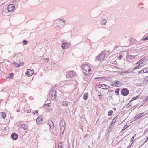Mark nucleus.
<instances>
[{
  "label": "nucleus",
  "instance_id": "43",
  "mask_svg": "<svg viewBox=\"0 0 148 148\" xmlns=\"http://www.w3.org/2000/svg\"><path fill=\"white\" fill-rule=\"evenodd\" d=\"M140 68V67L138 65L136 66L133 69V70H134L136 69H139Z\"/></svg>",
  "mask_w": 148,
  "mask_h": 148
},
{
  "label": "nucleus",
  "instance_id": "22",
  "mask_svg": "<svg viewBox=\"0 0 148 148\" xmlns=\"http://www.w3.org/2000/svg\"><path fill=\"white\" fill-rule=\"evenodd\" d=\"M136 55L132 56L130 54L127 55L126 56V58H130V59H132L135 58V57L136 56Z\"/></svg>",
  "mask_w": 148,
  "mask_h": 148
},
{
  "label": "nucleus",
  "instance_id": "40",
  "mask_svg": "<svg viewBox=\"0 0 148 148\" xmlns=\"http://www.w3.org/2000/svg\"><path fill=\"white\" fill-rule=\"evenodd\" d=\"M62 142L60 143L59 144H58V148H63L62 146Z\"/></svg>",
  "mask_w": 148,
  "mask_h": 148
},
{
  "label": "nucleus",
  "instance_id": "17",
  "mask_svg": "<svg viewBox=\"0 0 148 148\" xmlns=\"http://www.w3.org/2000/svg\"><path fill=\"white\" fill-rule=\"evenodd\" d=\"M20 127L21 128H23L24 130H27L28 128L27 126L24 124L21 125L20 126Z\"/></svg>",
  "mask_w": 148,
  "mask_h": 148
},
{
  "label": "nucleus",
  "instance_id": "60",
  "mask_svg": "<svg viewBox=\"0 0 148 148\" xmlns=\"http://www.w3.org/2000/svg\"><path fill=\"white\" fill-rule=\"evenodd\" d=\"M47 61H48V60H49V58H47Z\"/></svg>",
  "mask_w": 148,
  "mask_h": 148
},
{
  "label": "nucleus",
  "instance_id": "27",
  "mask_svg": "<svg viewBox=\"0 0 148 148\" xmlns=\"http://www.w3.org/2000/svg\"><path fill=\"white\" fill-rule=\"evenodd\" d=\"M120 90V88H117L115 90V94L117 95H119V91Z\"/></svg>",
  "mask_w": 148,
  "mask_h": 148
},
{
  "label": "nucleus",
  "instance_id": "30",
  "mask_svg": "<svg viewBox=\"0 0 148 148\" xmlns=\"http://www.w3.org/2000/svg\"><path fill=\"white\" fill-rule=\"evenodd\" d=\"M107 22V21L105 20H103L101 21V23L102 25H105Z\"/></svg>",
  "mask_w": 148,
  "mask_h": 148
},
{
  "label": "nucleus",
  "instance_id": "1",
  "mask_svg": "<svg viewBox=\"0 0 148 148\" xmlns=\"http://www.w3.org/2000/svg\"><path fill=\"white\" fill-rule=\"evenodd\" d=\"M48 97L51 98L52 100H54L56 97V91L55 90L50 91L48 95Z\"/></svg>",
  "mask_w": 148,
  "mask_h": 148
},
{
  "label": "nucleus",
  "instance_id": "53",
  "mask_svg": "<svg viewBox=\"0 0 148 148\" xmlns=\"http://www.w3.org/2000/svg\"><path fill=\"white\" fill-rule=\"evenodd\" d=\"M134 139V136H132V138H131V142H132L133 140Z\"/></svg>",
  "mask_w": 148,
  "mask_h": 148
},
{
  "label": "nucleus",
  "instance_id": "18",
  "mask_svg": "<svg viewBox=\"0 0 148 148\" xmlns=\"http://www.w3.org/2000/svg\"><path fill=\"white\" fill-rule=\"evenodd\" d=\"M64 125V126L65 125V123L64 122V120L63 119H60V121L59 125L60 127H61L62 125Z\"/></svg>",
  "mask_w": 148,
  "mask_h": 148
},
{
  "label": "nucleus",
  "instance_id": "14",
  "mask_svg": "<svg viewBox=\"0 0 148 148\" xmlns=\"http://www.w3.org/2000/svg\"><path fill=\"white\" fill-rule=\"evenodd\" d=\"M69 45L66 43V42H64L62 43L61 45V47L63 49H65L66 47L69 46Z\"/></svg>",
  "mask_w": 148,
  "mask_h": 148
},
{
  "label": "nucleus",
  "instance_id": "12",
  "mask_svg": "<svg viewBox=\"0 0 148 148\" xmlns=\"http://www.w3.org/2000/svg\"><path fill=\"white\" fill-rule=\"evenodd\" d=\"M11 137L12 139L15 140L18 138V136L16 133H13L11 134Z\"/></svg>",
  "mask_w": 148,
  "mask_h": 148
},
{
  "label": "nucleus",
  "instance_id": "36",
  "mask_svg": "<svg viewBox=\"0 0 148 148\" xmlns=\"http://www.w3.org/2000/svg\"><path fill=\"white\" fill-rule=\"evenodd\" d=\"M128 127V126L127 125H125L124 126V127H123V129H122L121 132H122V131H124V130H125L126 128H127Z\"/></svg>",
  "mask_w": 148,
  "mask_h": 148
},
{
  "label": "nucleus",
  "instance_id": "5",
  "mask_svg": "<svg viewBox=\"0 0 148 148\" xmlns=\"http://www.w3.org/2000/svg\"><path fill=\"white\" fill-rule=\"evenodd\" d=\"M117 118V116L114 117L111 123L110 124V125L109 127L107 132L108 133L110 132H111V130L112 129V126L113 124L114 123Z\"/></svg>",
  "mask_w": 148,
  "mask_h": 148
},
{
  "label": "nucleus",
  "instance_id": "49",
  "mask_svg": "<svg viewBox=\"0 0 148 148\" xmlns=\"http://www.w3.org/2000/svg\"><path fill=\"white\" fill-rule=\"evenodd\" d=\"M108 122V121L106 119H105L104 121H103V123H107Z\"/></svg>",
  "mask_w": 148,
  "mask_h": 148
},
{
  "label": "nucleus",
  "instance_id": "37",
  "mask_svg": "<svg viewBox=\"0 0 148 148\" xmlns=\"http://www.w3.org/2000/svg\"><path fill=\"white\" fill-rule=\"evenodd\" d=\"M145 59V58H143L142 59H140V60H139V61H138L135 64H139L144 59Z\"/></svg>",
  "mask_w": 148,
  "mask_h": 148
},
{
  "label": "nucleus",
  "instance_id": "45",
  "mask_svg": "<svg viewBox=\"0 0 148 148\" xmlns=\"http://www.w3.org/2000/svg\"><path fill=\"white\" fill-rule=\"evenodd\" d=\"M98 95L99 96V97L100 99H101L102 96L101 95V93L100 92H98Z\"/></svg>",
  "mask_w": 148,
  "mask_h": 148
},
{
  "label": "nucleus",
  "instance_id": "56",
  "mask_svg": "<svg viewBox=\"0 0 148 148\" xmlns=\"http://www.w3.org/2000/svg\"><path fill=\"white\" fill-rule=\"evenodd\" d=\"M148 140V138H147L146 140L144 142V143H145Z\"/></svg>",
  "mask_w": 148,
  "mask_h": 148
},
{
  "label": "nucleus",
  "instance_id": "57",
  "mask_svg": "<svg viewBox=\"0 0 148 148\" xmlns=\"http://www.w3.org/2000/svg\"><path fill=\"white\" fill-rule=\"evenodd\" d=\"M35 113H38V110H35Z\"/></svg>",
  "mask_w": 148,
  "mask_h": 148
},
{
  "label": "nucleus",
  "instance_id": "4",
  "mask_svg": "<svg viewBox=\"0 0 148 148\" xmlns=\"http://www.w3.org/2000/svg\"><path fill=\"white\" fill-rule=\"evenodd\" d=\"M58 23H57V26L60 27H62L64 25L65 22V21L64 19L61 20L60 19H59L58 20Z\"/></svg>",
  "mask_w": 148,
  "mask_h": 148
},
{
  "label": "nucleus",
  "instance_id": "59",
  "mask_svg": "<svg viewBox=\"0 0 148 148\" xmlns=\"http://www.w3.org/2000/svg\"><path fill=\"white\" fill-rule=\"evenodd\" d=\"M18 0H15V1L16 2H17V1Z\"/></svg>",
  "mask_w": 148,
  "mask_h": 148
},
{
  "label": "nucleus",
  "instance_id": "25",
  "mask_svg": "<svg viewBox=\"0 0 148 148\" xmlns=\"http://www.w3.org/2000/svg\"><path fill=\"white\" fill-rule=\"evenodd\" d=\"M82 69L83 71L84 74L86 75H89L88 73V71H86V70H84V69Z\"/></svg>",
  "mask_w": 148,
  "mask_h": 148
},
{
  "label": "nucleus",
  "instance_id": "7",
  "mask_svg": "<svg viewBox=\"0 0 148 148\" xmlns=\"http://www.w3.org/2000/svg\"><path fill=\"white\" fill-rule=\"evenodd\" d=\"M102 52V53L97 56L96 59L98 61H101L103 60L105 57V55L104 53Z\"/></svg>",
  "mask_w": 148,
  "mask_h": 148
},
{
  "label": "nucleus",
  "instance_id": "38",
  "mask_svg": "<svg viewBox=\"0 0 148 148\" xmlns=\"http://www.w3.org/2000/svg\"><path fill=\"white\" fill-rule=\"evenodd\" d=\"M25 112L29 113L31 112V110L29 109H27L25 110Z\"/></svg>",
  "mask_w": 148,
  "mask_h": 148
},
{
  "label": "nucleus",
  "instance_id": "16",
  "mask_svg": "<svg viewBox=\"0 0 148 148\" xmlns=\"http://www.w3.org/2000/svg\"><path fill=\"white\" fill-rule=\"evenodd\" d=\"M106 18L110 20H112L113 19V16L111 14H107L106 15Z\"/></svg>",
  "mask_w": 148,
  "mask_h": 148
},
{
  "label": "nucleus",
  "instance_id": "2",
  "mask_svg": "<svg viewBox=\"0 0 148 148\" xmlns=\"http://www.w3.org/2000/svg\"><path fill=\"white\" fill-rule=\"evenodd\" d=\"M111 85L114 87H119L122 85V83L121 82L118 81H114L110 82Z\"/></svg>",
  "mask_w": 148,
  "mask_h": 148
},
{
  "label": "nucleus",
  "instance_id": "8",
  "mask_svg": "<svg viewBox=\"0 0 148 148\" xmlns=\"http://www.w3.org/2000/svg\"><path fill=\"white\" fill-rule=\"evenodd\" d=\"M43 118L42 115L39 116L36 119V123L38 125L42 123L43 122Z\"/></svg>",
  "mask_w": 148,
  "mask_h": 148
},
{
  "label": "nucleus",
  "instance_id": "31",
  "mask_svg": "<svg viewBox=\"0 0 148 148\" xmlns=\"http://www.w3.org/2000/svg\"><path fill=\"white\" fill-rule=\"evenodd\" d=\"M132 101H130L129 102V103L127 104V105L126 106V108H129L130 106H131V105L132 104V103H131Z\"/></svg>",
  "mask_w": 148,
  "mask_h": 148
},
{
  "label": "nucleus",
  "instance_id": "47",
  "mask_svg": "<svg viewBox=\"0 0 148 148\" xmlns=\"http://www.w3.org/2000/svg\"><path fill=\"white\" fill-rule=\"evenodd\" d=\"M122 73H129V72L128 71H123Z\"/></svg>",
  "mask_w": 148,
  "mask_h": 148
},
{
  "label": "nucleus",
  "instance_id": "55",
  "mask_svg": "<svg viewBox=\"0 0 148 148\" xmlns=\"http://www.w3.org/2000/svg\"><path fill=\"white\" fill-rule=\"evenodd\" d=\"M23 64V62L21 63L20 62V64H18V65H21V66Z\"/></svg>",
  "mask_w": 148,
  "mask_h": 148
},
{
  "label": "nucleus",
  "instance_id": "21",
  "mask_svg": "<svg viewBox=\"0 0 148 148\" xmlns=\"http://www.w3.org/2000/svg\"><path fill=\"white\" fill-rule=\"evenodd\" d=\"M66 84L68 85H71L73 84V80H67L66 81Z\"/></svg>",
  "mask_w": 148,
  "mask_h": 148
},
{
  "label": "nucleus",
  "instance_id": "50",
  "mask_svg": "<svg viewBox=\"0 0 148 148\" xmlns=\"http://www.w3.org/2000/svg\"><path fill=\"white\" fill-rule=\"evenodd\" d=\"M143 62H142L141 63L138 64V65H139L140 68V67H141L143 66Z\"/></svg>",
  "mask_w": 148,
  "mask_h": 148
},
{
  "label": "nucleus",
  "instance_id": "28",
  "mask_svg": "<svg viewBox=\"0 0 148 148\" xmlns=\"http://www.w3.org/2000/svg\"><path fill=\"white\" fill-rule=\"evenodd\" d=\"M13 64L14 65V66L17 67H19L21 66V65H18V64L16 62L14 61L13 63Z\"/></svg>",
  "mask_w": 148,
  "mask_h": 148
},
{
  "label": "nucleus",
  "instance_id": "10",
  "mask_svg": "<svg viewBox=\"0 0 148 148\" xmlns=\"http://www.w3.org/2000/svg\"><path fill=\"white\" fill-rule=\"evenodd\" d=\"M34 73V71L33 70L28 69L26 73V75L28 77H30L32 76Z\"/></svg>",
  "mask_w": 148,
  "mask_h": 148
},
{
  "label": "nucleus",
  "instance_id": "48",
  "mask_svg": "<svg viewBox=\"0 0 148 148\" xmlns=\"http://www.w3.org/2000/svg\"><path fill=\"white\" fill-rule=\"evenodd\" d=\"M122 56H119L118 57V59L119 60H120L122 58Z\"/></svg>",
  "mask_w": 148,
  "mask_h": 148
},
{
  "label": "nucleus",
  "instance_id": "54",
  "mask_svg": "<svg viewBox=\"0 0 148 148\" xmlns=\"http://www.w3.org/2000/svg\"><path fill=\"white\" fill-rule=\"evenodd\" d=\"M132 143H131V145H130L128 146L126 148H130V147L131 146V145H132Z\"/></svg>",
  "mask_w": 148,
  "mask_h": 148
},
{
  "label": "nucleus",
  "instance_id": "44",
  "mask_svg": "<svg viewBox=\"0 0 148 148\" xmlns=\"http://www.w3.org/2000/svg\"><path fill=\"white\" fill-rule=\"evenodd\" d=\"M50 104V103H47V104H45L44 105V107H49V104Z\"/></svg>",
  "mask_w": 148,
  "mask_h": 148
},
{
  "label": "nucleus",
  "instance_id": "6",
  "mask_svg": "<svg viewBox=\"0 0 148 148\" xmlns=\"http://www.w3.org/2000/svg\"><path fill=\"white\" fill-rule=\"evenodd\" d=\"M81 68L82 69H84V70L88 71L89 75L91 74L90 72L91 70L90 69V67L88 65L86 64H83L81 66Z\"/></svg>",
  "mask_w": 148,
  "mask_h": 148
},
{
  "label": "nucleus",
  "instance_id": "35",
  "mask_svg": "<svg viewBox=\"0 0 148 148\" xmlns=\"http://www.w3.org/2000/svg\"><path fill=\"white\" fill-rule=\"evenodd\" d=\"M113 112L112 110H110L108 112V116H111Z\"/></svg>",
  "mask_w": 148,
  "mask_h": 148
},
{
  "label": "nucleus",
  "instance_id": "52",
  "mask_svg": "<svg viewBox=\"0 0 148 148\" xmlns=\"http://www.w3.org/2000/svg\"><path fill=\"white\" fill-rule=\"evenodd\" d=\"M88 135L87 134H86L84 136V138H86L88 137Z\"/></svg>",
  "mask_w": 148,
  "mask_h": 148
},
{
  "label": "nucleus",
  "instance_id": "19",
  "mask_svg": "<svg viewBox=\"0 0 148 148\" xmlns=\"http://www.w3.org/2000/svg\"><path fill=\"white\" fill-rule=\"evenodd\" d=\"M65 129V128L64 127V125H62L61 127H60V130L61 134H63L64 132Z\"/></svg>",
  "mask_w": 148,
  "mask_h": 148
},
{
  "label": "nucleus",
  "instance_id": "24",
  "mask_svg": "<svg viewBox=\"0 0 148 148\" xmlns=\"http://www.w3.org/2000/svg\"><path fill=\"white\" fill-rule=\"evenodd\" d=\"M88 94L87 93H85L84 94L83 98L85 100H86L88 97Z\"/></svg>",
  "mask_w": 148,
  "mask_h": 148
},
{
  "label": "nucleus",
  "instance_id": "41",
  "mask_svg": "<svg viewBox=\"0 0 148 148\" xmlns=\"http://www.w3.org/2000/svg\"><path fill=\"white\" fill-rule=\"evenodd\" d=\"M105 77H97L95 78V79H100V80H101L102 79H103L104 78H105Z\"/></svg>",
  "mask_w": 148,
  "mask_h": 148
},
{
  "label": "nucleus",
  "instance_id": "63",
  "mask_svg": "<svg viewBox=\"0 0 148 148\" xmlns=\"http://www.w3.org/2000/svg\"><path fill=\"white\" fill-rule=\"evenodd\" d=\"M1 100H0V103H1Z\"/></svg>",
  "mask_w": 148,
  "mask_h": 148
},
{
  "label": "nucleus",
  "instance_id": "13",
  "mask_svg": "<svg viewBox=\"0 0 148 148\" xmlns=\"http://www.w3.org/2000/svg\"><path fill=\"white\" fill-rule=\"evenodd\" d=\"M48 124L50 128L52 129H53L54 126L53 122L52 121L49 120L48 121Z\"/></svg>",
  "mask_w": 148,
  "mask_h": 148
},
{
  "label": "nucleus",
  "instance_id": "46",
  "mask_svg": "<svg viewBox=\"0 0 148 148\" xmlns=\"http://www.w3.org/2000/svg\"><path fill=\"white\" fill-rule=\"evenodd\" d=\"M140 73H144V71H143V69H142L140 71H139L138 72V74H140Z\"/></svg>",
  "mask_w": 148,
  "mask_h": 148
},
{
  "label": "nucleus",
  "instance_id": "11",
  "mask_svg": "<svg viewBox=\"0 0 148 148\" xmlns=\"http://www.w3.org/2000/svg\"><path fill=\"white\" fill-rule=\"evenodd\" d=\"M15 6L14 5L11 4L9 5L7 7V10L8 12H12L14 10Z\"/></svg>",
  "mask_w": 148,
  "mask_h": 148
},
{
  "label": "nucleus",
  "instance_id": "62",
  "mask_svg": "<svg viewBox=\"0 0 148 148\" xmlns=\"http://www.w3.org/2000/svg\"><path fill=\"white\" fill-rule=\"evenodd\" d=\"M117 148H121V147L120 146L119 147H118Z\"/></svg>",
  "mask_w": 148,
  "mask_h": 148
},
{
  "label": "nucleus",
  "instance_id": "34",
  "mask_svg": "<svg viewBox=\"0 0 148 148\" xmlns=\"http://www.w3.org/2000/svg\"><path fill=\"white\" fill-rule=\"evenodd\" d=\"M62 105L64 106H66L68 105V103L66 101H64L62 102Z\"/></svg>",
  "mask_w": 148,
  "mask_h": 148
},
{
  "label": "nucleus",
  "instance_id": "58",
  "mask_svg": "<svg viewBox=\"0 0 148 148\" xmlns=\"http://www.w3.org/2000/svg\"><path fill=\"white\" fill-rule=\"evenodd\" d=\"M17 112H20V110L19 109H18L17 110Z\"/></svg>",
  "mask_w": 148,
  "mask_h": 148
},
{
  "label": "nucleus",
  "instance_id": "29",
  "mask_svg": "<svg viewBox=\"0 0 148 148\" xmlns=\"http://www.w3.org/2000/svg\"><path fill=\"white\" fill-rule=\"evenodd\" d=\"M143 113H141L139 114L138 115L136 116L134 118H137V119H138L139 118H140L142 116V114Z\"/></svg>",
  "mask_w": 148,
  "mask_h": 148
},
{
  "label": "nucleus",
  "instance_id": "15",
  "mask_svg": "<svg viewBox=\"0 0 148 148\" xmlns=\"http://www.w3.org/2000/svg\"><path fill=\"white\" fill-rule=\"evenodd\" d=\"M100 88L103 89H107L109 88V86L107 85L104 84H100Z\"/></svg>",
  "mask_w": 148,
  "mask_h": 148
},
{
  "label": "nucleus",
  "instance_id": "33",
  "mask_svg": "<svg viewBox=\"0 0 148 148\" xmlns=\"http://www.w3.org/2000/svg\"><path fill=\"white\" fill-rule=\"evenodd\" d=\"M2 113V117L4 118L5 119V118L6 117V114L4 112H1Z\"/></svg>",
  "mask_w": 148,
  "mask_h": 148
},
{
  "label": "nucleus",
  "instance_id": "39",
  "mask_svg": "<svg viewBox=\"0 0 148 148\" xmlns=\"http://www.w3.org/2000/svg\"><path fill=\"white\" fill-rule=\"evenodd\" d=\"M28 43V41L25 40H24L23 42V45H27Z\"/></svg>",
  "mask_w": 148,
  "mask_h": 148
},
{
  "label": "nucleus",
  "instance_id": "61",
  "mask_svg": "<svg viewBox=\"0 0 148 148\" xmlns=\"http://www.w3.org/2000/svg\"><path fill=\"white\" fill-rule=\"evenodd\" d=\"M33 113L34 114H35L34 112H33Z\"/></svg>",
  "mask_w": 148,
  "mask_h": 148
},
{
  "label": "nucleus",
  "instance_id": "51",
  "mask_svg": "<svg viewBox=\"0 0 148 148\" xmlns=\"http://www.w3.org/2000/svg\"><path fill=\"white\" fill-rule=\"evenodd\" d=\"M145 101L146 102L147 101H148V96L146 97V99L145 100Z\"/></svg>",
  "mask_w": 148,
  "mask_h": 148
},
{
  "label": "nucleus",
  "instance_id": "26",
  "mask_svg": "<svg viewBox=\"0 0 148 148\" xmlns=\"http://www.w3.org/2000/svg\"><path fill=\"white\" fill-rule=\"evenodd\" d=\"M148 81V76H146L143 79V82L146 83Z\"/></svg>",
  "mask_w": 148,
  "mask_h": 148
},
{
  "label": "nucleus",
  "instance_id": "64",
  "mask_svg": "<svg viewBox=\"0 0 148 148\" xmlns=\"http://www.w3.org/2000/svg\"><path fill=\"white\" fill-rule=\"evenodd\" d=\"M88 147H89V148H90V146H88Z\"/></svg>",
  "mask_w": 148,
  "mask_h": 148
},
{
  "label": "nucleus",
  "instance_id": "9",
  "mask_svg": "<svg viewBox=\"0 0 148 148\" xmlns=\"http://www.w3.org/2000/svg\"><path fill=\"white\" fill-rule=\"evenodd\" d=\"M66 77L67 78H71L73 77L75 74L73 72L71 71H69L66 73Z\"/></svg>",
  "mask_w": 148,
  "mask_h": 148
},
{
  "label": "nucleus",
  "instance_id": "3",
  "mask_svg": "<svg viewBox=\"0 0 148 148\" xmlns=\"http://www.w3.org/2000/svg\"><path fill=\"white\" fill-rule=\"evenodd\" d=\"M129 90L126 88H122L121 91V95L124 96H127L129 94Z\"/></svg>",
  "mask_w": 148,
  "mask_h": 148
},
{
  "label": "nucleus",
  "instance_id": "20",
  "mask_svg": "<svg viewBox=\"0 0 148 148\" xmlns=\"http://www.w3.org/2000/svg\"><path fill=\"white\" fill-rule=\"evenodd\" d=\"M14 76V74L13 73H11L10 75L6 77L7 79H12Z\"/></svg>",
  "mask_w": 148,
  "mask_h": 148
},
{
  "label": "nucleus",
  "instance_id": "42",
  "mask_svg": "<svg viewBox=\"0 0 148 148\" xmlns=\"http://www.w3.org/2000/svg\"><path fill=\"white\" fill-rule=\"evenodd\" d=\"M142 40L143 41H145L148 40V36H146L145 38L143 37L142 38Z\"/></svg>",
  "mask_w": 148,
  "mask_h": 148
},
{
  "label": "nucleus",
  "instance_id": "32",
  "mask_svg": "<svg viewBox=\"0 0 148 148\" xmlns=\"http://www.w3.org/2000/svg\"><path fill=\"white\" fill-rule=\"evenodd\" d=\"M144 73H148V68H144L143 69Z\"/></svg>",
  "mask_w": 148,
  "mask_h": 148
},
{
  "label": "nucleus",
  "instance_id": "23",
  "mask_svg": "<svg viewBox=\"0 0 148 148\" xmlns=\"http://www.w3.org/2000/svg\"><path fill=\"white\" fill-rule=\"evenodd\" d=\"M140 94L137 95L136 97H133L131 99V101H132L135 100H136L139 98L140 97Z\"/></svg>",
  "mask_w": 148,
  "mask_h": 148
}]
</instances>
